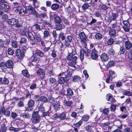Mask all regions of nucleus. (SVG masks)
Wrapping results in <instances>:
<instances>
[{
  "instance_id": "nucleus-61",
  "label": "nucleus",
  "mask_w": 132,
  "mask_h": 132,
  "mask_svg": "<svg viewBox=\"0 0 132 132\" xmlns=\"http://www.w3.org/2000/svg\"><path fill=\"white\" fill-rule=\"evenodd\" d=\"M109 110L108 108H106L103 109V113L105 114H108L109 113Z\"/></svg>"
},
{
  "instance_id": "nucleus-41",
  "label": "nucleus",
  "mask_w": 132,
  "mask_h": 132,
  "mask_svg": "<svg viewBox=\"0 0 132 132\" xmlns=\"http://www.w3.org/2000/svg\"><path fill=\"white\" fill-rule=\"evenodd\" d=\"M12 47L14 48H17L18 46L17 42L15 41H13L12 43Z\"/></svg>"
},
{
  "instance_id": "nucleus-45",
  "label": "nucleus",
  "mask_w": 132,
  "mask_h": 132,
  "mask_svg": "<svg viewBox=\"0 0 132 132\" xmlns=\"http://www.w3.org/2000/svg\"><path fill=\"white\" fill-rule=\"evenodd\" d=\"M109 34L111 36H114L116 34L115 31L113 29H111L109 32Z\"/></svg>"
},
{
  "instance_id": "nucleus-64",
  "label": "nucleus",
  "mask_w": 132,
  "mask_h": 132,
  "mask_svg": "<svg viewBox=\"0 0 132 132\" xmlns=\"http://www.w3.org/2000/svg\"><path fill=\"white\" fill-rule=\"evenodd\" d=\"M49 114L50 112L48 111L46 112H43L42 116L43 117H45L47 116H49Z\"/></svg>"
},
{
  "instance_id": "nucleus-30",
  "label": "nucleus",
  "mask_w": 132,
  "mask_h": 132,
  "mask_svg": "<svg viewBox=\"0 0 132 132\" xmlns=\"http://www.w3.org/2000/svg\"><path fill=\"white\" fill-rule=\"evenodd\" d=\"M36 18L39 17V15L38 13L34 9L31 13Z\"/></svg>"
},
{
  "instance_id": "nucleus-31",
  "label": "nucleus",
  "mask_w": 132,
  "mask_h": 132,
  "mask_svg": "<svg viewBox=\"0 0 132 132\" xmlns=\"http://www.w3.org/2000/svg\"><path fill=\"white\" fill-rule=\"evenodd\" d=\"M86 47L85 48V49H82V50L84 51V53L85 54V55L87 56L90 55V51L88 50V49H87Z\"/></svg>"
},
{
  "instance_id": "nucleus-39",
  "label": "nucleus",
  "mask_w": 132,
  "mask_h": 132,
  "mask_svg": "<svg viewBox=\"0 0 132 132\" xmlns=\"http://www.w3.org/2000/svg\"><path fill=\"white\" fill-rule=\"evenodd\" d=\"M2 82L3 84L7 85L9 83V81L7 78H4L3 79Z\"/></svg>"
},
{
  "instance_id": "nucleus-35",
  "label": "nucleus",
  "mask_w": 132,
  "mask_h": 132,
  "mask_svg": "<svg viewBox=\"0 0 132 132\" xmlns=\"http://www.w3.org/2000/svg\"><path fill=\"white\" fill-rule=\"evenodd\" d=\"M40 101L43 102H47V98L45 96H41L40 97Z\"/></svg>"
},
{
  "instance_id": "nucleus-21",
  "label": "nucleus",
  "mask_w": 132,
  "mask_h": 132,
  "mask_svg": "<svg viewBox=\"0 0 132 132\" xmlns=\"http://www.w3.org/2000/svg\"><path fill=\"white\" fill-rule=\"evenodd\" d=\"M0 8L4 9H9L10 8L9 6L7 5L4 3L0 5Z\"/></svg>"
},
{
  "instance_id": "nucleus-55",
  "label": "nucleus",
  "mask_w": 132,
  "mask_h": 132,
  "mask_svg": "<svg viewBox=\"0 0 132 132\" xmlns=\"http://www.w3.org/2000/svg\"><path fill=\"white\" fill-rule=\"evenodd\" d=\"M125 51V49L123 46H121L119 50V52L121 54H123Z\"/></svg>"
},
{
  "instance_id": "nucleus-47",
  "label": "nucleus",
  "mask_w": 132,
  "mask_h": 132,
  "mask_svg": "<svg viewBox=\"0 0 132 132\" xmlns=\"http://www.w3.org/2000/svg\"><path fill=\"white\" fill-rule=\"evenodd\" d=\"M7 52L8 54L12 55L14 54L13 50L11 48H9L7 49Z\"/></svg>"
},
{
  "instance_id": "nucleus-3",
  "label": "nucleus",
  "mask_w": 132,
  "mask_h": 132,
  "mask_svg": "<svg viewBox=\"0 0 132 132\" xmlns=\"http://www.w3.org/2000/svg\"><path fill=\"white\" fill-rule=\"evenodd\" d=\"M79 36L81 39L82 46L84 47H86L87 46L86 43L87 37L85 34L83 32H81L79 34Z\"/></svg>"
},
{
  "instance_id": "nucleus-56",
  "label": "nucleus",
  "mask_w": 132,
  "mask_h": 132,
  "mask_svg": "<svg viewBox=\"0 0 132 132\" xmlns=\"http://www.w3.org/2000/svg\"><path fill=\"white\" fill-rule=\"evenodd\" d=\"M39 61V58L38 57H34V59L32 60V62H35L37 63H38Z\"/></svg>"
},
{
  "instance_id": "nucleus-14",
  "label": "nucleus",
  "mask_w": 132,
  "mask_h": 132,
  "mask_svg": "<svg viewBox=\"0 0 132 132\" xmlns=\"http://www.w3.org/2000/svg\"><path fill=\"white\" fill-rule=\"evenodd\" d=\"M35 53L38 56L40 57H44L45 55L44 53L43 52L38 50L36 51Z\"/></svg>"
},
{
  "instance_id": "nucleus-62",
  "label": "nucleus",
  "mask_w": 132,
  "mask_h": 132,
  "mask_svg": "<svg viewBox=\"0 0 132 132\" xmlns=\"http://www.w3.org/2000/svg\"><path fill=\"white\" fill-rule=\"evenodd\" d=\"M39 111L42 113L45 111V108L42 105H40V106Z\"/></svg>"
},
{
  "instance_id": "nucleus-28",
  "label": "nucleus",
  "mask_w": 132,
  "mask_h": 132,
  "mask_svg": "<svg viewBox=\"0 0 132 132\" xmlns=\"http://www.w3.org/2000/svg\"><path fill=\"white\" fill-rule=\"evenodd\" d=\"M59 7V5L58 4H53L51 5V8L53 10H55L58 9Z\"/></svg>"
},
{
  "instance_id": "nucleus-16",
  "label": "nucleus",
  "mask_w": 132,
  "mask_h": 132,
  "mask_svg": "<svg viewBox=\"0 0 132 132\" xmlns=\"http://www.w3.org/2000/svg\"><path fill=\"white\" fill-rule=\"evenodd\" d=\"M109 72L110 74V75L109 76H110V77L111 78V80H112L113 78H114L116 77L117 75L116 74L115 72L112 70H109Z\"/></svg>"
},
{
  "instance_id": "nucleus-15",
  "label": "nucleus",
  "mask_w": 132,
  "mask_h": 132,
  "mask_svg": "<svg viewBox=\"0 0 132 132\" xmlns=\"http://www.w3.org/2000/svg\"><path fill=\"white\" fill-rule=\"evenodd\" d=\"M56 25V29L57 30H60L64 28L65 26L63 23H57Z\"/></svg>"
},
{
  "instance_id": "nucleus-48",
  "label": "nucleus",
  "mask_w": 132,
  "mask_h": 132,
  "mask_svg": "<svg viewBox=\"0 0 132 132\" xmlns=\"http://www.w3.org/2000/svg\"><path fill=\"white\" fill-rule=\"evenodd\" d=\"M123 23L124 25V26L126 27H129L130 26L129 23L127 21H123Z\"/></svg>"
},
{
  "instance_id": "nucleus-7",
  "label": "nucleus",
  "mask_w": 132,
  "mask_h": 132,
  "mask_svg": "<svg viewBox=\"0 0 132 132\" xmlns=\"http://www.w3.org/2000/svg\"><path fill=\"white\" fill-rule=\"evenodd\" d=\"M0 112L1 114H4L8 117L10 114V111L7 109H5L4 107L1 108L0 110Z\"/></svg>"
},
{
  "instance_id": "nucleus-2",
  "label": "nucleus",
  "mask_w": 132,
  "mask_h": 132,
  "mask_svg": "<svg viewBox=\"0 0 132 132\" xmlns=\"http://www.w3.org/2000/svg\"><path fill=\"white\" fill-rule=\"evenodd\" d=\"M40 118L38 114V111H34L32 114L31 121L33 124L39 123L40 120Z\"/></svg>"
},
{
  "instance_id": "nucleus-52",
  "label": "nucleus",
  "mask_w": 132,
  "mask_h": 132,
  "mask_svg": "<svg viewBox=\"0 0 132 132\" xmlns=\"http://www.w3.org/2000/svg\"><path fill=\"white\" fill-rule=\"evenodd\" d=\"M116 106L114 104H112L110 107L111 111H114L116 110Z\"/></svg>"
},
{
  "instance_id": "nucleus-49",
  "label": "nucleus",
  "mask_w": 132,
  "mask_h": 132,
  "mask_svg": "<svg viewBox=\"0 0 132 132\" xmlns=\"http://www.w3.org/2000/svg\"><path fill=\"white\" fill-rule=\"evenodd\" d=\"M84 51L82 50V49L81 50L80 52V59L81 60H82L84 59Z\"/></svg>"
},
{
  "instance_id": "nucleus-17",
  "label": "nucleus",
  "mask_w": 132,
  "mask_h": 132,
  "mask_svg": "<svg viewBox=\"0 0 132 132\" xmlns=\"http://www.w3.org/2000/svg\"><path fill=\"white\" fill-rule=\"evenodd\" d=\"M54 18L55 19V21L56 23H60L62 21V20L60 17L57 15H55V16Z\"/></svg>"
},
{
  "instance_id": "nucleus-11",
  "label": "nucleus",
  "mask_w": 132,
  "mask_h": 132,
  "mask_svg": "<svg viewBox=\"0 0 132 132\" xmlns=\"http://www.w3.org/2000/svg\"><path fill=\"white\" fill-rule=\"evenodd\" d=\"M126 49V50L131 49L132 50V42L131 43L128 41H126L125 43Z\"/></svg>"
},
{
  "instance_id": "nucleus-24",
  "label": "nucleus",
  "mask_w": 132,
  "mask_h": 132,
  "mask_svg": "<svg viewBox=\"0 0 132 132\" xmlns=\"http://www.w3.org/2000/svg\"><path fill=\"white\" fill-rule=\"evenodd\" d=\"M67 95L68 96L72 95L73 94V92L70 88H67Z\"/></svg>"
},
{
  "instance_id": "nucleus-9",
  "label": "nucleus",
  "mask_w": 132,
  "mask_h": 132,
  "mask_svg": "<svg viewBox=\"0 0 132 132\" xmlns=\"http://www.w3.org/2000/svg\"><path fill=\"white\" fill-rule=\"evenodd\" d=\"M34 38L35 41L36 42H40L42 40L41 36L40 34L38 32L35 33Z\"/></svg>"
},
{
  "instance_id": "nucleus-10",
  "label": "nucleus",
  "mask_w": 132,
  "mask_h": 132,
  "mask_svg": "<svg viewBox=\"0 0 132 132\" xmlns=\"http://www.w3.org/2000/svg\"><path fill=\"white\" fill-rule=\"evenodd\" d=\"M13 63L10 60H8L6 63V67L7 68L10 69L13 68Z\"/></svg>"
},
{
  "instance_id": "nucleus-13",
  "label": "nucleus",
  "mask_w": 132,
  "mask_h": 132,
  "mask_svg": "<svg viewBox=\"0 0 132 132\" xmlns=\"http://www.w3.org/2000/svg\"><path fill=\"white\" fill-rule=\"evenodd\" d=\"M15 53L17 58L19 59H20L23 56V54L21 53V50L20 49H18L17 50Z\"/></svg>"
},
{
  "instance_id": "nucleus-26",
  "label": "nucleus",
  "mask_w": 132,
  "mask_h": 132,
  "mask_svg": "<svg viewBox=\"0 0 132 132\" xmlns=\"http://www.w3.org/2000/svg\"><path fill=\"white\" fill-rule=\"evenodd\" d=\"M95 36V38L98 40L101 39L102 38V35L99 33L96 34Z\"/></svg>"
},
{
  "instance_id": "nucleus-32",
  "label": "nucleus",
  "mask_w": 132,
  "mask_h": 132,
  "mask_svg": "<svg viewBox=\"0 0 132 132\" xmlns=\"http://www.w3.org/2000/svg\"><path fill=\"white\" fill-rule=\"evenodd\" d=\"M36 73L37 75L39 76L42 75V74L44 73V72L43 70L41 69L38 70L36 71Z\"/></svg>"
},
{
  "instance_id": "nucleus-58",
  "label": "nucleus",
  "mask_w": 132,
  "mask_h": 132,
  "mask_svg": "<svg viewBox=\"0 0 132 132\" xmlns=\"http://www.w3.org/2000/svg\"><path fill=\"white\" fill-rule=\"evenodd\" d=\"M54 98L52 96H50L47 99V102H50L53 104V102L54 101Z\"/></svg>"
},
{
  "instance_id": "nucleus-4",
  "label": "nucleus",
  "mask_w": 132,
  "mask_h": 132,
  "mask_svg": "<svg viewBox=\"0 0 132 132\" xmlns=\"http://www.w3.org/2000/svg\"><path fill=\"white\" fill-rule=\"evenodd\" d=\"M14 10L16 13H18L20 14H22L23 12L24 14L27 13L26 10H23L22 7L19 6H18L15 7Z\"/></svg>"
},
{
  "instance_id": "nucleus-27",
  "label": "nucleus",
  "mask_w": 132,
  "mask_h": 132,
  "mask_svg": "<svg viewBox=\"0 0 132 132\" xmlns=\"http://www.w3.org/2000/svg\"><path fill=\"white\" fill-rule=\"evenodd\" d=\"M22 74L24 76L28 77L29 76L28 71L27 70H24L22 71Z\"/></svg>"
},
{
  "instance_id": "nucleus-59",
  "label": "nucleus",
  "mask_w": 132,
  "mask_h": 132,
  "mask_svg": "<svg viewBox=\"0 0 132 132\" xmlns=\"http://www.w3.org/2000/svg\"><path fill=\"white\" fill-rule=\"evenodd\" d=\"M26 9L28 11H31V13L35 9L32 6L30 5L28 6H27L26 7Z\"/></svg>"
},
{
  "instance_id": "nucleus-6",
  "label": "nucleus",
  "mask_w": 132,
  "mask_h": 132,
  "mask_svg": "<svg viewBox=\"0 0 132 132\" xmlns=\"http://www.w3.org/2000/svg\"><path fill=\"white\" fill-rule=\"evenodd\" d=\"M91 56L92 59L94 60H96L98 57V52L94 48L92 50Z\"/></svg>"
},
{
  "instance_id": "nucleus-12",
  "label": "nucleus",
  "mask_w": 132,
  "mask_h": 132,
  "mask_svg": "<svg viewBox=\"0 0 132 132\" xmlns=\"http://www.w3.org/2000/svg\"><path fill=\"white\" fill-rule=\"evenodd\" d=\"M101 58L102 61H106L109 59V57L107 54L103 53L101 55Z\"/></svg>"
},
{
  "instance_id": "nucleus-37",
  "label": "nucleus",
  "mask_w": 132,
  "mask_h": 132,
  "mask_svg": "<svg viewBox=\"0 0 132 132\" xmlns=\"http://www.w3.org/2000/svg\"><path fill=\"white\" fill-rule=\"evenodd\" d=\"M5 41L2 39H0V50L4 47Z\"/></svg>"
},
{
  "instance_id": "nucleus-23",
  "label": "nucleus",
  "mask_w": 132,
  "mask_h": 132,
  "mask_svg": "<svg viewBox=\"0 0 132 132\" xmlns=\"http://www.w3.org/2000/svg\"><path fill=\"white\" fill-rule=\"evenodd\" d=\"M66 118V114L64 112L59 114V118L60 119L63 120H64Z\"/></svg>"
},
{
  "instance_id": "nucleus-60",
  "label": "nucleus",
  "mask_w": 132,
  "mask_h": 132,
  "mask_svg": "<svg viewBox=\"0 0 132 132\" xmlns=\"http://www.w3.org/2000/svg\"><path fill=\"white\" fill-rule=\"evenodd\" d=\"M114 50L113 49H109L108 51V53L110 55H113L114 53Z\"/></svg>"
},
{
  "instance_id": "nucleus-33",
  "label": "nucleus",
  "mask_w": 132,
  "mask_h": 132,
  "mask_svg": "<svg viewBox=\"0 0 132 132\" xmlns=\"http://www.w3.org/2000/svg\"><path fill=\"white\" fill-rule=\"evenodd\" d=\"M6 128L4 124L2 125L1 126L0 129V132H6Z\"/></svg>"
},
{
  "instance_id": "nucleus-50",
  "label": "nucleus",
  "mask_w": 132,
  "mask_h": 132,
  "mask_svg": "<svg viewBox=\"0 0 132 132\" xmlns=\"http://www.w3.org/2000/svg\"><path fill=\"white\" fill-rule=\"evenodd\" d=\"M27 42V40L26 38L24 37L21 38L20 41V44H24L26 43Z\"/></svg>"
},
{
  "instance_id": "nucleus-1",
  "label": "nucleus",
  "mask_w": 132,
  "mask_h": 132,
  "mask_svg": "<svg viewBox=\"0 0 132 132\" xmlns=\"http://www.w3.org/2000/svg\"><path fill=\"white\" fill-rule=\"evenodd\" d=\"M69 53L67 57V60L68 61H71L72 60V61L68 62V65L70 66L75 68V64L77 63V61L78 58L76 56V52L74 47H72L70 48Z\"/></svg>"
},
{
  "instance_id": "nucleus-54",
  "label": "nucleus",
  "mask_w": 132,
  "mask_h": 132,
  "mask_svg": "<svg viewBox=\"0 0 132 132\" xmlns=\"http://www.w3.org/2000/svg\"><path fill=\"white\" fill-rule=\"evenodd\" d=\"M89 118V116L87 115H84L82 118L83 120L85 121H87Z\"/></svg>"
},
{
  "instance_id": "nucleus-43",
  "label": "nucleus",
  "mask_w": 132,
  "mask_h": 132,
  "mask_svg": "<svg viewBox=\"0 0 132 132\" xmlns=\"http://www.w3.org/2000/svg\"><path fill=\"white\" fill-rule=\"evenodd\" d=\"M30 115L28 113H24L23 114L22 116L25 119H28L30 117Z\"/></svg>"
},
{
  "instance_id": "nucleus-44",
  "label": "nucleus",
  "mask_w": 132,
  "mask_h": 132,
  "mask_svg": "<svg viewBox=\"0 0 132 132\" xmlns=\"http://www.w3.org/2000/svg\"><path fill=\"white\" fill-rule=\"evenodd\" d=\"M89 7V5L87 3H84L82 6V8L84 10L87 9Z\"/></svg>"
},
{
  "instance_id": "nucleus-34",
  "label": "nucleus",
  "mask_w": 132,
  "mask_h": 132,
  "mask_svg": "<svg viewBox=\"0 0 132 132\" xmlns=\"http://www.w3.org/2000/svg\"><path fill=\"white\" fill-rule=\"evenodd\" d=\"M28 35L29 38L31 40H34V36L33 35L31 32H29L28 34Z\"/></svg>"
},
{
  "instance_id": "nucleus-20",
  "label": "nucleus",
  "mask_w": 132,
  "mask_h": 132,
  "mask_svg": "<svg viewBox=\"0 0 132 132\" xmlns=\"http://www.w3.org/2000/svg\"><path fill=\"white\" fill-rule=\"evenodd\" d=\"M81 78L78 75L74 76L72 77V80L73 82H76L80 80Z\"/></svg>"
},
{
  "instance_id": "nucleus-53",
  "label": "nucleus",
  "mask_w": 132,
  "mask_h": 132,
  "mask_svg": "<svg viewBox=\"0 0 132 132\" xmlns=\"http://www.w3.org/2000/svg\"><path fill=\"white\" fill-rule=\"evenodd\" d=\"M58 81L59 83L60 84H63L65 82L64 78L63 77H61L59 79Z\"/></svg>"
},
{
  "instance_id": "nucleus-8",
  "label": "nucleus",
  "mask_w": 132,
  "mask_h": 132,
  "mask_svg": "<svg viewBox=\"0 0 132 132\" xmlns=\"http://www.w3.org/2000/svg\"><path fill=\"white\" fill-rule=\"evenodd\" d=\"M7 22L8 23L11 25H14L19 22L18 20L14 18H13L11 19H8L7 20Z\"/></svg>"
},
{
  "instance_id": "nucleus-40",
  "label": "nucleus",
  "mask_w": 132,
  "mask_h": 132,
  "mask_svg": "<svg viewBox=\"0 0 132 132\" xmlns=\"http://www.w3.org/2000/svg\"><path fill=\"white\" fill-rule=\"evenodd\" d=\"M114 42V40L112 38H110L108 39L107 42V44L109 45H111Z\"/></svg>"
},
{
  "instance_id": "nucleus-51",
  "label": "nucleus",
  "mask_w": 132,
  "mask_h": 132,
  "mask_svg": "<svg viewBox=\"0 0 132 132\" xmlns=\"http://www.w3.org/2000/svg\"><path fill=\"white\" fill-rule=\"evenodd\" d=\"M128 115V114H124L122 115H120L118 116L119 118H121L122 119H125L127 117Z\"/></svg>"
},
{
  "instance_id": "nucleus-25",
  "label": "nucleus",
  "mask_w": 132,
  "mask_h": 132,
  "mask_svg": "<svg viewBox=\"0 0 132 132\" xmlns=\"http://www.w3.org/2000/svg\"><path fill=\"white\" fill-rule=\"evenodd\" d=\"M72 102L71 101H67L64 100L63 102L64 105L68 106H70L72 104Z\"/></svg>"
},
{
  "instance_id": "nucleus-22",
  "label": "nucleus",
  "mask_w": 132,
  "mask_h": 132,
  "mask_svg": "<svg viewBox=\"0 0 132 132\" xmlns=\"http://www.w3.org/2000/svg\"><path fill=\"white\" fill-rule=\"evenodd\" d=\"M32 28L35 31L38 30L39 31H40V26L38 25L37 24H34L32 27Z\"/></svg>"
},
{
  "instance_id": "nucleus-38",
  "label": "nucleus",
  "mask_w": 132,
  "mask_h": 132,
  "mask_svg": "<svg viewBox=\"0 0 132 132\" xmlns=\"http://www.w3.org/2000/svg\"><path fill=\"white\" fill-rule=\"evenodd\" d=\"M59 37L60 38H61L62 40H64L65 39V36L64 35V34L62 32H61L60 33Z\"/></svg>"
},
{
  "instance_id": "nucleus-29",
  "label": "nucleus",
  "mask_w": 132,
  "mask_h": 132,
  "mask_svg": "<svg viewBox=\"0 0 132 132\" xmlns=\"http://www.w3.org/2000/svg\"><path fill=\"white\" fill-rule=\"evenodd\" d=\"M44 36L43 38L44 39H46L48 38L49 35V32L48 30H45L43 32Z\"/></svg>"
},
{
  "instance_id": "nucleus-46",
  "label": "nucleus",
  "mask_w": 132,
  "mask_h": 132,
  "mask_svg": "<svg viewBox=\"0 0 132 132\" xmlns=\"http://www.w3.org/2000/svg\"><path fill=\"white\" fill-rule=\"evenodd\" d=\"M49 81L52 84H53L56 83V80L54 78L51 77L49 79Z\"/></svg>"
},
{
  "instance_id": "nucleus-57",
  "label": "nucleus",
  "mask_w": 132,
  "mask_h": 132,
  "mask_svg": "<svg viewBox=\"0 0 132 132\" xmlns=\"http://www.w3.org/2000/svg\"><path fill=\"white\" fill-rule=\"evenodd\" d=\"M72 37L71 35H68L66 37V40L71 43L72 40Z\"/></svg>"
},
{
  "instance_id": "nucleus-19",
  "label": "nucleus",
  "mask_w": 132,
  "mask_h": 132,
  "mask_svg": "<svg viewBox=\"0 0 132 132\" xmlns=\"http://www.w3.org/2000/svg\"><path fill=\"white\" fill-rule=\"evenodd\" d=\"M53 106L57 110L59 109V106L60 105V103L58 102L54 101L53 102Z\"/></svg>"
},
{
  "instance_id": "nucleus-63",
  "label": "nucleus",
  "mask_w": 132,
  "mask_h": 132,
  "mask_svg": "<svg viewBox=\"0 0 132 132\" xmlns=\"http://www.w3.org/2000/svg\"><path fill=\"white\" fill-rule=\"evenodd\" d=\"M40 18L42 17L43 18L47 16V13L46 12L43 13H41L39 14Z\"/></svg>"
},
{
  "instance_id": "nucleus-42",
  "label": "nucleus",
  "mask_w": 132,
  "mask_h": 132,
  "mask_svg": "<svg viewBox=\"0 0 132 132\" xmlns=\"http://www.w3.org/2000/svg\"><path fill=\"white\" fill-rule=\"evenodd\" d=\"M119 27V26L117 24L116 22H115L114 23L111 24V28H114L115 29H117Z\"/></svg>"
},
{
  "instance_id": "nucleus-5",
  "label": "nucleus",
  "mask_w": 132,
  "mask_h": 132,
  "mask_svg": "<svg viewBox=\"0 0 132 132\" xmlns=\"http://www.w3.org/2000/svg\"><path fill=\"white\" fill-rule=\"evenodd\" d=\"M35 104V101L32 100H29L28 102V106L26 108V110L28 111H31L32 110V107Z\"/></svg>"
},
{
  "instance_id": "nucleus-18",
  "label": "nucleus",
  "mask_w": 132,
  "mask_h": 132,
  "mask_svg": "<svg viewBox=\"0 0 132 132\" xmlns=\"http://www.w3.org/2000/svg\"><path fill=\"white\" fill-rule=\"evenodd\" d=\"M121 92L124 95H131V92L127 90L122 89L121 90Z\"/></svg>"
},
{
  "instance_id": "nucleus-36",
  "label": "nucleus",
  "mask_w": 132,
  "mask_h": 132,
  "mask_svg": "<svg viewBox=\"0 0 132 132\" xmlns=\"http://www.w3.org/2000/svg\"><path fill=\"white\" fill-rule=\"evenodd\" d=\"M62 20L63 22L66 24H69V22L68 20L64 17H62Z\"/></svg>"
}]
</instances>
